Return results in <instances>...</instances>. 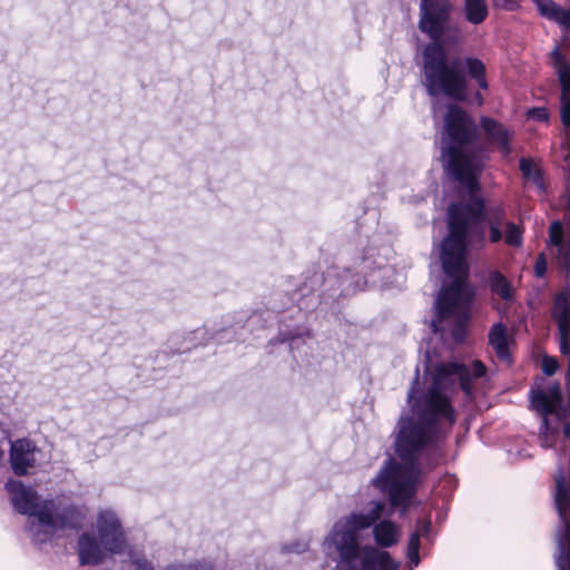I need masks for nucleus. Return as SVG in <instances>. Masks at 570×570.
<instances>
[{
  "mask_svg": "<svg viewBox=\"0 0 570 570\" xmlns=\"http://www.w3.org/2000/svg\"><path fill=\"white\" fill-rule=\"evenodd\" d=\"M442 160L446 173L468 193L469 199L453 203L448 209L449 234L441 244V261L444 273L453 281L439 293L434 307L438 321L450 317L468 321L472 301L465 283L468 253L501 240L509 247L520 248L523 229L507 219L503 206L488 207L478 195L487 155L478 144L475 124L455 105L448 107L444 118Z\"/></svg>",
  "mask_w": 570,
  "mask_h": 570,
  "instance_id": "nucleus-1",
  "label": "nucleus"
},
{
  "mask_svg": "<svg viewBox=\"0 0 570 570\" xmlns=\"http://www.w3.org/2000/svg\"><path fill=\"white\" fill-rule=\"evenodd\" d=\"M487 373L485 365L476 360L470 365L451 362L440 364L429 387L419 390V376L407 392L409 411H403L394 430L395 453L402 462L389 458L372 484L389 495L393 508H401L403 515L416 492L422 470L421 459L431 469L441 456V443L455 423V411L449 390L459 383L468 397H473V383Z\"/></svg>",
  "mask_w": 570,
  "mask_h": 570,
  "instance_id": "nucleus-2",
  "label": "nucleus"
},
{
  "mask_svg": "<svg viewBox=\"0 0 570 570\" xmlns=\"http://www.w3.org/2000/svg\"><path fill=\"white\" fill-rule=\"evenodd\" d=\"M452 4L449 0H421L419 28L432 42L423 50L424 85L429 95H444L464 100L468 79H474L481 89L488 88L485 66L472 57L448 59L444 47L458 43L461 33L450 26Z\"/></svg>",
  "mask_w": 570,
  "mask_h": 570,
  "instance_id": "nucleus-3",
  "label": "nucleus"
},
{
  "mask_svg": "<svg viewBox=\"0 0 570 570\" xmlns=\"http://www.w3.org/2000/svg\"><path fill=\"white\" fill-rule=\"evenodd\" d=\"M383 501H371L363 510L341 518L324 540V550L335 556L338 570H400V563L386 551L374 546H361L362 531L373 527L375 542L381 548L397 543L400 527L385 515Z\"/></svg>",
  "mask_w": 570,
  "mask_h": 570,
  "instance_id": "nucleus-4",
  "label": "nucleus"
},
{
  "mask_svg": "<svg viewBox=\"0 0 570 570\" xmlns=\"http://www.w3.org/2000/svg\"><path fill=\"white\" fill-rule=\"evenodd\" d=\"M6 489L13 508L30 519L32 540L36 543L47 542L60 529L78 528L85 519L83 511L62 500H40L37 491L17 480H9Z\"/></svg>",
  "mask_w": 570,
  "mask_h": 570,
  "instance_id": "nucleus-5",
  "label": "nucleus"
},
{
  "mask_svg": "<svg viewBox=\"0 0 570 570\" xmlns=\"http://www.w3.org/2000/svg\"><path fill=\"white\" fill-rule=\"evenodd\" d=\"M96 528L99 539L91 532H83L78 540L80 564L95 566L107 557L122 554L128 543L120 520L110 510L99 512Z\"/></svg>",
  "mask_w": 570,
  "mask_h": 570,
  "instance_id": "nucleus-6",
  "label": "nucleus"
},
{
  "mask_svg": "<svg viewBox=\"0 0 570 570\" xmlns=\"http://www.w3.org/2000/svg\"><path fill=\"white\" fill-rule=\"evenodd\" d=\"M552 494L559 518L554 531V563L558 570H570V450L559 454Z\"/></svg>",
  "mask_w": 570,
  "mask_h": 570,
  "instance_id": "nucleus-7",
  "label": "nucleus"
},
{
  "mask_svg": "<svg viewBox=\"0 0 570 570\" xmlns=\"http://www.w3.org/2000/svg\"><path fill=\"white\" fill-rule=\"evenodd\" d=\"M531 404L541 415V445L547 449L552 448L558 440L560 424L567 416L560 385L556 383L547 390L532 391Z\"/></svg>",
  "mask_w": 570,
  "mask_h": 570,
  "instance_id": "nucleus-8",
  "label": "nucleus"
},
{
  "mask_svg": "<svg viewBox=\"0 0 570 570\" xmlns=\"http://www.w3.org/2000/svg\"><path fill=\"white\" fill-rule=\"evenodd\" d=\"M360 273L362 272H352L350 268L345 269L343 274L327 272L323 278L325 289L316 307L318 315L323 317L328 316V314L336 316L340 311V297L350 296L357 291L364 289L367 281Z\"/></svg>",
  "mask_w": 570,
  "mask_h": 570,
  "instance_id": "nucleus-9",
  "label": "nucleus"
},
{
  "mask_svg": "<svg viewBox=\"0 0 570 570\" xmlns=\"http://www.w3.org/2000/svg\"><path fill=\"white\" fill-rule=\"evenodd\" d=\"M550 60L563 88V121L570 125V41L567 36L554 46Z\"/></svg>",
  "mask_w": 570,
  "mask_h": 570,
  "instance_id": "nucleus-10",
  "label": "nucleus"
},
{
  "mask_svg": "<svg viewBox=\"0 0 570 570\" xmlns=\"http://www.w3.org/2000/svg\"><path fill=\"white\" fill-rule=\"evenodd\" d=\"M40 454V449L29 440L20 439L12 442L10 449V463L14 474H28L30 469L36 468Z\"/></svg>",
  "mask_w": 570,
  "mask_h": 570,
  "instance_id": "nucleus-11",
  "label": "nucleus"
},
{
  "mask_svg": "<svg viewBox=\"0 0 570 570\" xmlns=\"http://www.w3.org/2000/svg\"><path fill=\"white\" fill-rule=\"evenodd\" d=\"M489 344L501 362L507 365L511 364V348L514 345V338L504 323H494L491 327L489 332Z\"/></svg>",
  "mask_w": 570,
  "mask_h": 570,
  "instance_id": "nucleus-12",
  "label": "nucleus"
},
{
  "mask_svg": "<svg viewBox=\"0 0 570 570\" xmlns=\"http://www.w3.org/2000/svg\"><path fill=\"white\" fill-rule=\"evenodd\" d=\"M481 126L490 141L498 147L503 157L508 158L511 154L509 131L501 124L487 117L481 119Z\"/></svg>",
  "mask_w": 570,
  "mask_h": 570,
  "instance_id": "nucleus-13",
  "label": "nucleus"
},
{
  "mask_svg": "<svg viewBox=\"0 0 570 570\" xmlns=\"http://www.w3.org/2000/svg\"><path fill=\"white\" fill-rule=\"evenodd\" d=\"M488 285L493 295L507 303L515 298V288L512 283L500 272L491 271L488 276Z\"/></svg>",
  "mask_w": 570,
  "mask_h": 570,
  "instance_id": "nucleus-14",
  "label": "nucleus"
},
{
  "mask_svg": "<svg viewBox=\"0 0 570 570\" xmlns=\"http://www.w3.org/2000/svg\"><path fill=\"white\" fill-rule=\"evenodd\" d=\"M431 530V521L419 519L416 522V529L411 533L406 550V556L413 566H417L420 563V538L421 535H428Z\"/></svg>",
  "mask_w": 570,
  "mask_h": 570,
  "instance_id": "nucleus-15",
  "label": "nucleus"
},
{
  "mask_svg": "<svg viewBox=\"0 0 570 570\" xmlns=\"http://www.w3.org/2000/svg\"><path fill=\"white\" fill-rule=\"evenodd\" d=\"M322 278L323 277L318 274H313L311 277L306 278L298 291L294 293L292 301H296L299 308H309V302L320 297V295L315 296L313 292L315 286L320 285Z\"/></svg>",
  "mask_w": 570,
  "mask_h": 570,
  "instance_id": "nucleus-16",
  "label": "nucleus"
},
{
  "mask_svg": "<svg viewBox=\"0 0 570 570\" xmlns=\"http://www.w3.org/2000/svg\"><path fill=\"white\" fill-rule=\"evenodd\" d=\"M487 0H465L464 13L465 19L472 24L482 23L488 17Z\"/></svg>",
  "mask_w": 570,
  "mask_h": 570,
  "instance_id": "nucleus-17",
  "label": "nucleus"
},
{
  "mask_svg": "<svg viewBox=\"0 0 570 570\" xmlns=\"http://www.w3.org/2000/svg\"><path fill=\"white\" fill-rule=\"evenodd\" d=\"M541 16L568 30L570 29V8H563L552 1L548 4V7L544 8V11L541 13Z\"/></svg>",
  "mask_w": 570,
  "mask_h": 570,
  "instance_id": "nucleus-18",
  "label": "nucleus"
},
{
  "mask_svg": "<svg viewBox=\"0 0 570 570\" xmlns=\"http://www.w3.org/2000/svg\"><path fill=\"white\" fill-rule=\"evenodd\" d=\"M520 170L528 181L533 183L540 190L544 189V183L540 169L527 158H521Z\"/></svg>",
  "mask_w": 570,
  "mask_h": 570,
  "instance_id": "nucleus-19",
  "label": "nucleus"
},
{
  "mask_svg": "<svg viewBox=\"0 0 570 570\" xmlns=\"http://www.w3.org/2000/svg\"><path fill=\"white\" fill-rule=\"evenodd\" d=\"M377 257H381V254H377ZM361 264V272L365 273L370 269L382 268L384 266V259L375 258L374 249L367 248L364 252Z\"/></svg>",
  "mask_w": 570,
  "mask_h": 570,
  "instance_id": "nucleus-20",
  "label": "nucleus"
},
{
  "mask_svg": "<svg viewBox=\"0 0 570 570\" xmlns=\"http://www.w3.org/2000/svg\"><path fill=\"white\" fill-rule=\"evenodd\" d=\"M166 570H214V566L210 561L202 560L194 563L171 564Z\"/></svg>",
  "mask_w": 570,
  "mask_h": 570,
  "instance_id": "nucleus-21",
  "label": "nucleus"
},
{
  "mask_svg": "<svg viewBox=\"0 0 570 570\" xmlns=\"http://www.w3.org/2000/svg\"><path fill=\"white\" fill-rule=\"evenodd\" d=\"M130 562L135 570H155L154 563L140 552H130Z\"/></svg>",
  "mask_w": 570,
  "mask_h": 570,
  "instance_id": "nucleus-22",
  "label": "nucleus"
},
{
  "mask_svg": "<svg viewBox=\"0 0 570 570\" xmlns=\"http://www.w3.org/2000/svg\"><path fill=\"white\" fill-rule=\"evenodd\" d=\"M560 336V350L563 354L570 355V323H558Z\"/></svg>",
  "mask_w": 570,
  "mask_h": 570,
  "instance_id": "nucleus-23",
  "label": "nucleus"
},
{
  "mask_svg": "<svg viewBox=\"0 0 570 570\" xmlns=\"http://www.w3.org/2000/svg\"><path fill=\"white\" fill-rule=\"evenodd\" d=\"M308 549V541L305 539H299L294 541L291 544H286L282 547L283 552L285 553H302Z\"/></svg>",
  "mask_w": 570,
  "mask_h": 570,
  "instance_id": "nucleus-24",
  "label": "nucleus"
},
{
  "mask_svg": "<svg viewBox=\"0 0 570 570\" xmlns=\"http://www.w3.org/2000/svg\"><path fill=\"white\" fill-rule=\"evenodd\" d=\"M451 334L455 343H462L466 335V323H453Z\"/></svg>",
  "mask_w": 570,
  "mask_h": 570,
  "instance_id": "nucleus-25",
  "label": "nucleus"
},
{
  "mask_svg": "<svg viewBox=\"0 0 570 570\" xmlns=\"http://www.w3.org/2000/svg\"><path fill=\"white\" fill-rule=\"evenodd\" d=\"M559 367L558 361L554 357L544 356L542 360V371L547 375H553Z\"/></svg>",
  "mask_w": 570,
  "mask_h": 570,
  "instance_id": "nucleus-26",
  "label": "nucleus"
},
{
  "mask_svg": "<svg viewBox=\"0 0 570 570\" xmlns=\"http://www.w3.org/2000/svg\"><path fill=\"white\" fill-rule=\"evenodd\" d=\"M547 272V259L544 254H540L534 265V273L537 277H543Z\"/></svg>",
  "mask_w": 570,
  "mask_h": 570,
  "instance_id": "nucleus-27",
  "label": "nucleus"
},
{
  "mask_svg": "<svg viewBox=\"0 0 570 570\" xmlns=\"http://www.w3.org/2000/svg\"><path fill=\"white\" fill-rule=\"evenodd\" d=\"M563 106H564V99H563V88L561 87V121L566 130V135L568 138H570V125H566L563 121Z\"/></svg>",
  "mask_w": 570,
  "mask_h": 570,
  "instance_id": "nucleus-28",
  "label": "nucleus"
},
{
  "mask_svg": "<svg viewBox=\"0 0 570 570\" xmlns=\"http://www.w3.org/2000/svg\"><path fill=\"white\" fill-rule=\"evenodd\" d=\"M538 7V10L540 13L544 11V8L548 7L549 3L552 2V0H533Z\"/></svg>",
  "mask_w": 570,
  "mask_h": 570,
  "instance_id": "nucleus-29",
  "label": "nucleus"
},
{
  "mask_svg": "<svg viewBox=\"0 0 570 570\" xmlns=\"http://www.w3.org/2000/svg\"><path fill=\"white\" fill-rule=\"evenodd\" d=\"M537 114L538 119L544 120L548 118V115L544 109H538L534 111Z\"/></svg>",
  "mask_w": 570,
  "mask_h": 570,
  "instance_id": "nucleus-30",
  "label": "nucleus"
},
{
  "mask_svg": "<svg viewBox=\"0 0 570 570\" xmlns=\"http://www.w3.org/2000/svg\"><path fill=\"white\" fill-rule=\"evenodd\" d=\"M441 324H442V323H435V322L430 323L431 328H432V331H433L434 333H438L439 331H441V330H442V328H441V326H440Z\"/></svg>",
  "mask_w": 570,
  "mask_h": 570,
  "instance_id": "nucleus-31",
  "label": "nucleus"
},
{
  "mask_svg": "<svg viewBox=\"0 0 570 570\" xmlns=\"http://www.w3.org/2000/svg\"><path fill=\"white\" fill-rule=\"evenodd\" d=\"M563 433L567 438H570V422L564 424L563 426Z\"/></svg>",
  "mask_w": 570,
  "mask_h": 570,
  "instance_id": "nucleus-32",
  "label": "nucleus"
},
{
  "mask_svg": "<svg viewBox=\"0 0 570 570\" xmlns=\"http://www.w3.org/2000/svg\"><path fill=\"white\" fill-rule=\"evenodd\" d=\"M476 98H478V100H479V104L481 105V104H482V98H481V97H479V96H478Z\"/></svg>",
  "mask_w": 570,
  "mask_h": 570,
  "instance_id": "nucleus-33",
  "label": "nucleus"
},
{
  "mask_svg": "<svg viewBox=\"0 0 570 570\" xmlns=\"http://www.w3.org/2000/svg\"><path fill=\"white\" fill-rule=\"evenodd\" d=\"M383 252H384V253H387V252H389V248H387V247H384V248H383Z\"/></svg>",
  "mask_w": 570,
  "mask_h": 570,
  "instance_id": "nucleus-34",
  "label": "nucleus"
},
{
  "mask_svg": "<svg viewBox=\"0 0 570 570\" xmlns=\"http://www.w3.org/2000/svg\"><path fill=\"white\" fill-rule=\"evenodd\" d=\"M3 455V451L0 449V458Z\"/></svg>",
  "mask_w": 570,
  "mask_h": 570,
  "instance_id": "nucleus-35",
  "label": "nucleus"
}]
</instances>
